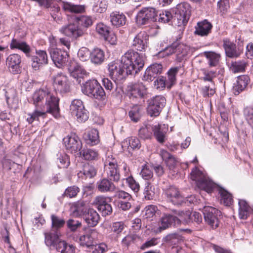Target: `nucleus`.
I'll list each match as a JSON object with an SVG mask.
<instances>
[{"mask_svg":"<svg viewBox=\"0 0 253 253\" xmlns=\"http://www.w3.org/2000/svg\"><path fill=\"white\" fill-rule=\"evenodd\" d=\"M144 62L142 55L133 50L126 52L120 61H113L108 64L109 75L115 82L121 81L126 74H136L142 69Z\"/></svg>","mask_w":253,"mask_h":253,"instance_id":"f257e3e1","label":"nucleus"},{"mask_svg":"<svg viewBox=\"0 0 253 253\" xmlns=\"http://www.w3.org/2000/svg\"><path fill=\"white\" fill-rule=\"evenodd\" d=\"M92 18L87 16H82L77 18V21L63 26L60 32L70 38H77L83 36L85 32V29L92 25Z\"/></svg>","mask_w":253,"mask_h":253,"instance_id":"f03ea898","label":"nucleus"},{"mask_svg":"<svg viewBox=\"0 0 253 253\" xmlns=\"http://www.w3.org/2000/svg\"><path fill=\"white\" fill-rule=\"evenodd\" d=\"M58 98L52 94L49 91L43 89L36 90L32 95V101L35 107L47 108V110L52 109L60 110Z\"/></svg>","mask_w":253,"mask_h":253,"instance_id":"7ed1b4c3","label":"nucleus"},{"mask_svg":"<svg viewBox=\"0 0 253 253\" xmlns=\"http://www.w3.org/2000/svg\"><path fill=\"white\" fill-rule=\"evenodd\" d=\"M173 20L178 27H184L187 24L191 15V6L188 3H180L174 10Z\"/></svg>","mask_w":253,"mask_h":253,"instance_id":"20e7f679","label":"nucleus"},{"mask_svg":"<svg viewBox=\"0 0 253 253\" xmlns=\"http://www.w3.org/2000/svg\"><path fill=\"white\" fill-rule=\"evenodd\" d=\"M191 179L196 181V184L199 188L208 193H211L216 186L214 183L208 179L196 168L194 169L191 172Z\"/></svg>","mask_w":253,"mask_h":253,"instance_id":"39448f33","label":"nucleus"},{"mask_svg":"<svg viewBox=\"0 0 253 253\" xmlns=\"http://www.w3.org/2000/svg\"><path fill=\"white\" fill-rule=\"evenodd\" d=\"M158 12L152 7L142 8L137 13L136 21L139 25L150 24L157 20Z\"/></svg>","mask_w":253,"mask_h":253,"instance_id":"423d86ee","label":"nucleus"},{"mask_svg":"<svg viewBox=\"0 0 253 253\" xmlns=\"http://www.w3.org/2000/svg\"><path fill=\"white\" fill-rule=\"evenodd\" d=\"M70 111L72 116L76 117L79 122H85L88 119L89 113L80 99H74L71 102Z\"/></svg>","mask_w":253,"mask_h":253,"instance_id":"0eeeda50","label":"nucleus"},{"mask_svg":"<svg viewBox=\"0 0 253 253\" xmlns=\"http://www.w3.org/2000/svg\"><path fill=\"white\" fill-rule=\"evenodd\" d=\"M53 86L56 92L64 94L70 92L71 83L68 77L63 73H58L53 77Z\"/></svg>","mask_w":253,"mask_h":253,"instance_id":"6e6552de","label":"nucleus"},{"mask_svg":"<svg viewBox=\"0 0 253 253\" xmlns=\"http://www.w3.org/2000/svg\"><path fill=\"white\" fill-rule=\"evenodd\" d=\"M203 213L205 221L213 229L218 226L219 217L221 215L220 211L211 206H205Z\"/></svg>","mask_w":253,"mask_h":253,"instance_id":"1a4fd4ad","label":"nucleus"},{"mask_svg":"<svg viewBox=\"0 0 253 253\" xmlns=\"http://www.w3.org/2000/svg\"><path fill=\"white\" fill-rule=\"evenodd\" d=\"M114 197L119 209L126 211L131 208L133 200L129 193L122 190H118L115 192Z\"/></svg>","mask_w":253,"mask_h":253,"instance_id":"9d476101","label":"nucleus"},{"mask_svg":"<svg viewBox=\"0 0 253 253\" xmlns=\"http://www.w3.org/2000/svg\"><path fill=\"white\" fill-rule=\"evenodd\" d=\"M166 104V99L162 95H157L148 100L147 111L151 116H158Z\"/></svg>","mask_w":253,"mask_h":253,"instance_id":"9b49d317","label":"nucleus"},{"mask_svg":"<svg viewBox=\"0 0 253 253\" xmlns=\"http://www.w3.org/2000/svg\"><path fill=\"white\" fill-rule=\"evenodd\" d=\"M180 220L175 216L170 214H164L158 222V227L156 229V233L169 228L172 225L176 226L180 224Z\"/></svg>","mask_w":253,"mask_h":253,"instance_id":"f8f14e48","label":"nucleus"},{"mask_svg":"<svg viewBox=\"0 0 253 253\" xmlns=\"http://www.w3.org/2000/svg\"><path fill=\"white\" fill-rule=\"evenodd\" d=\"M47 113L51 114L55 118H58L60 116V110H56V112L54 113V110L52 109L47 110V108L35 107L32 113L28 114L26 120L29 124H31L35 121H39L40 117L45 118Z\"/></svg>","mask_w":253,"mask_h":253,"instance_id":"ddd939ff","label":"nucleus"},{"mask_svg":"<svg viewBox=\"0 0 253 253\" xmlns=\"http://www.w3.org/2000/svg\"><path fill=\"white\" fill-rule=\"evenodd\" d=\"M63 141L66 149L71 153L80 152L82 148L81 140L75 133L67 135Z\"/></svg>","mask_w":253,"mask_h":253,"instance_id":"4468645a","label":"nucleus"},{"mask_svg":"<svg viewBox=\"0 0 253 253\" xmlns=\"http://www.w3.org/2000/svg\"><path fill=\"white\" fill-rule=\"evenodd\" d=\"M110 198L103 196H97L95 198L93 203L97 206L98 210L102 216L110 215L113 211L112 206L109 203L108 200Z\"/></svg>","mask_w":253,"mask_h":253,"instance_id":"2eb2a0df","label":"nucleus"},{"mask_svg":"<svg viewBox=\"0 0 253 253\" xmlns=\"http://www.w3.org/2000/svg\"><path fill=\"white\" fill-rule=\"evenodd\" d=\"M31 66L33 70L38 71L41 67L48 63V56L45 51L36 50V55L31 57Z\"/></svg>","mask_w":253,"mask_h":253,"instance_id":"dca6fc26","label":"nucleus"},{"mask_svg":"<svg viewBox=\"0 0 253 253\" xmlns=\"http://www.w3.org/2000/svg\"><path fill=\"white\" fill-rule=\"evenodd\" d=\"M165 195L168 201L173 205H181L184 199L178 189L174 186H170L165 190Z\"/></svg>","mask_w":253,"mask_h":253,"instance_id":"f3484780","label":"nucleus"},{"mask_svg":"<svg viewBox=\"0 0 253 253\" xmlns=\"http://www.w3.org/2000/svg\"><path fill=\"white\" fill-rule=\"evenodd\" d=\"M183 241L182 236L177 232L168 234L163 238V241L169 246H172L173 253H178L182 250L181 247L177 246L181 241Z\"/></svg>","mask_w":253,"mask_h":253,"instance_id":"a211bd4d","label":"nucleus"},{"mask_svg":"<svg viewBox=\"0 0 253 253\" xmlns=\"http://www.w3.org/2000/svg\"><path fill=\"white\" fill-rule=\"evenodd\" d=\"M21 57L18 54H10L6 59V64L10 72L14 74H18L21 69Z\"/></svg>","mask_w":253,"mask_h":253,"instance_id":"6ab92c4d","label":"nucleus"},{"mask_svg":"<svg viewBox=\"0 0 253 253\" xmlns=\"http://www.w3.org/2000/svg\"><path fill=\"white\" fill-rule=\"evenodd\" d=\"M146 88L142 83H137L128 86V95L131 99H142L146 93Z\"/></svg>","mask_w":253,"mask_h":253,"instance_id":"aec40b11","label":"nucleus"},{"mask_svg":"<svg viewBox=\"0 0 253 253\" xmlns=\"http://www.w3.org/2000/svg\"><path fill=\"white\" fill-rule=\"evenodd\" d=\"M51 58L56 67H61L66 62L67 53L58 48H53L50 51Z\"/></svg>","mask_w":253,"mask_h":253,"instance_id":"412c9836","label":"nucleus"},{"mask_svg":"<svg viewBox=\"0 0 253 253\" xmlns=\"http://www.w3.org/2000/svg\"><path fill=\"white\" fill-rule=\"evenodd\" d=\"M162 64L157 63L152 64L146 70L142 79L146 81H152L162 73Z\"/></svg>","mask_w":253,"mask_h":253,"instance_id":"4be33fe9","label":"nucleus"},{"mask_svg":"<svg viewBox=\"0 0 253 253\" xmlns=\"http://www.w3.org/2000/svg\"><path fill=\"white\" fill-rule=\"evenodd\" d=\"M68 69L71 76L77 79L79 83H80L81 82V79L83 78L87 75V73L85 69L75 62L72 63Z\"/></svg>","mask_w":253,"mask_h":253,"instance_id":"5701e85b","label":"nucleus"},{"mask_svg":"<svg viewBox=\"0 0 253 253\" xmlns=\"http://www.w3.org/2000/svg\"><path fill=\"white\" fill-rule=\"evenodd\" d=\"M223 47L226 55L230 58L238 57L242 53V49H237L236 45L227 39L223 40Z\"/></svg>","mask_w":253,"mask_h":253,"instance_id":"b1692460","label":"nucleus"},{"mask_svg":"<svg viewBox=\"0 0 253 253\" xmlns=\"http://www.w3.org/2000/svg\"><path fill=\"white\" fill-rule=\"evenodd\" d=\"M148 35L145 32H140L134 38L132 44V47L137 50L143 51L147 47Z\"/></svg>","mask_w":253,"mask_h":253,"instance_id":"393cba45","label":"nucleus"},{"mask_svg":"<svg viewBox=\"0 0 253 253\" xmlns=\"http://www.w3.org/2000/svg\"><path fill=\"white\" fill-rule=\"evenodd\" d=\"M212 27V25L210 22L204 20L197 23L194 33L201 36H207L211 32Z\"/></svg>","mask_w":253,"mask_h":253,"instance_id":"a878e982","label":"nucleus"},{"mask_svg":"<svg viewBox=\"0 0 253 253\" xmlns=\"http://www.w3.org/2000/svg\"><path fill=\"white\" fill-rule=\"evenodd\" d=\"M11 49H19L24 52L27 56L30 55L31 49L29 45L25 42L16 39H12L10 44Z\"/></svg>","mask_w":253,"mask_h":253,"instance_id":"bb28decb","label":"nucleus"},{"mask_svg":"<svg viewBox=\"0 0 253 253\" xmlns=\"http://www.w3.org/2000/svg\"><path fill=\"white\" fill-rule=\"evenodd\" d=\"M109 178H104L97 183V190L101 193L112 192L115 189V184Z\"/></svg>","mask_w":253,"mask_h":253,"instance_id":"cd10ccee","label":"nucleus"},{"mask_svg":"<svg viewBox=\"0 0 253 253\" xmlns=\"http://www.w3.org/2000/svg\"><path fill=\"white\" fill-rule=\"evenodd\" d=\"M250 81V78L248 76L242 75L239 76L236 80V83L233 87L234 94L238 95L241 91L244 90L249 84Z\"/></svg>","mask_w":253,"mask_h":253,"instance_id":"c85d7f7f","label":"nucleus"},{"mask_svg":"<svg viewBox=\"0 0 253 253\" xmlns=\"http://www.w3.org/2000/svg\"><path fill=\"white\" fill-rule=\"evenodd\" d=\"M110 18L112 25L117 27L125 25L126 21L125 15L122 12L117 11L111 13Z\"/></svg>","mask_w":253,"mask_h":253,"instance_id":"c756f323","label":"nucleus"},{"mask_svg":"<svg viewBox=\"0 0 253 253\" xmlns=\"http://www.w3.org/2000/svg\"><path fill=\"white\" fill-rule=\"evenodd\" d=\"M83 218L88 226L94 227L98 223L100 217L96 211L90 208Z\"/></svg>","mask_w":253,"mask_h":253,"instance_id":"7c9ffc66","label":"nucleus"},{"mask_svg":"<svg viewBox=\"0 0 253 253\" xmlns=\"http://www.w3.org/2000/svg\"><path fill=\"white\" fill-rule=\"evenodd\" d=\"M160 155L170 169H172L175 168L177 161L173 155L164 149L160 150Z\"/></svg>","mask_w":253,"mask_h":253,"instance_id":"2f4dec72","label":"nucleus"},{"mask_svg":"<svg viewBox=\"0 0 253 253\" xmlns=\"http://www.w3.org/2000/svg\"><path fill=\"white\" fill-rule=\"evenodd\" d=\"M90 58L92 63L96 65L102 64L105 59V53L99 48H94L90 54Z\"/></svg>","mask_w":253,"mask_h":253,"instance_id":"473e14b6","label":"nucleus"},{"mask_svg":"<svg viewBox=\"0 0 253 253\" xmlns=\"http://www.w3.org/2000/svg\"><path fill=\"white\" fill-rule=\"evenodd\" d=\"M54 247L60 253H73L76 252V248L73 245L68 244L64 241H57Z\"/></svg>","mask_w":253,"mask_h":253,"instance_id":"72a5a7b5","label":"nucleus"},{"mask_svg":"<svg viewBox=\"0 0 253 253\" xmlns=\"http://www.w3.org/2000/svg\"><path fill=\"white\" fill-rule=\"evenodd\" d=\"M62 8L65 11L75 13H82L85 11L84 5H76L69 2L63 1Z\"/></svg>","mask_w":253,"mask_h":253,"instance_id":"f704fd0d","label":"nucleus"},{"mask_svg":"<svg viewBox=\"0 0 253 253\" xmlns=\"http://www.w3.org/2000/svg\"><path fill=\"white\" fill-rule=\"evenodd\" d=\"M107 177L110 180L118 182L120 179V174L118 165L104 169Z\"/></svg>","mask_w":253,"mask_h":253,"instance_id":"c9c22d12","label":"nucleus"},{"mask_svg":"<svg viewBox=\"0 0 253 253\" xmlns=\"http://www.w3.org/2000/svg\"><path fill=\"white\" fill-rule=\"evenodd\" d=\"M80 156L85 160L92 161L97 160L98 153L93 149L84 148L79 152Z\"/></svg>","mask_w":253,"mask_h":253,"instance_id":"e433bc0d","label":"nucleus"},{"mask_svg":"<svg viewBox=\"0 0 253 253\" xmlns=\"http://www.w3.org/2000/svg\"><path fill=\"white\" fill-rule=\"evenodd\" d=\"M95 233L94 230L87 229L85 230V233L82 235L80 237V244L83 246H89L93 242V237L92 235Z\"/></svg>","mask_w":253,"mask_h":253,"instance_id":"4c0bfd02","label":"nucleus"},{"mask_svg":"<svg viewBox=\"0 0 253 253\" xmlns=\"http://www.w3.org/2000/svg\"><path fill=\"white\" fill-rule=\"evenodd\" d=\"M142 107L137 104L133 105L128 112V116L131 121L136 123L141 117Z\"/></svg>","mask_w":253,"mask_h":253,"instance_id":"58836bf2","label":"nucleus"},{"mask_svg":"<svg viewBox=\"0 0 253 253\" xmlns=\"http://www.w3.org/2000/svg\"><path fill=\"white\" fill-rule=\"evenodd\" d=\"M86 143L91 145L96 144L99 142L98 132L96 129H92L84 135Z\"/></svg>","mask_w":253,"mask_h":253,"instance_id":"ea45409f","label":"nucleus"},{"mask_svg":"<svg viewBox=\"0 0 253 253\" xmlns=\"http://www.w3.org/2000/svg\"><path fill=\"white\" fill-rule=\"evenodd\" d=\"M98 84V82L95 80L88 81L84 84L82 91L84 94L90 96Z\"/></svg>","mask_w":253,"mask_h":253,"instance_id":"a19ab883","label":"nucleus"},{"mask_svg":"<svg viewBox=\"0 0 253 253\" xmlns=\"http://www.w3.org/2000/svg\"><path fill=\"white\" fill-rule=\"evenodd\" d=\"M204 56L208 59L209 65L210 67L216 66L219 61L220 55L213 51H205Z\"/></svg>","mask_w":253,"mask_h":253,"instance_id":"79ce46f5","label":"nucleus"},{"mask_svg":"<svg viewBox=\"0 0 253 253\" xmlns=\"http://www.w3.org/2000/svg\"><path fill=\"white\" fill-rule=\"evenodd\" d=\"M180 67H176L170 68L168 72L167 87L170 88L176 83V76L179 70Z\"/></svg>","mask_w":253,"mask_h":253,"instance_id":"37998d69","label":"nucleus"},{"mask_svg":"<svg viewBox=\"0 0 253 253\" xmlns=\"http://www.w3.org/2000/svg\"><path fill=\"white\" fill-rule=\"evenodd\" d=\"M144 190V198L146 200H153L157 192V189L151 183L147 182Z\"/></svg>","mask_w":253,"mask_h":253,"instance_id":"c03bdc74","label":"nucleus"},{"mask_svg":"<svg viewBox=\"0 0 253 253\" xmlns=\"http://www.w3.org/2000/svg\"><path fill=\"white\" fill-rule=\"evenodd\" d=\"M45 243L47 246H54L58 240L59 236L58 231H54L45 233Z\"/></svg>","mask_w":253,"mask_h":253,"instance_id":"a18cd8bd","label":"nucleus"},{"mask_svg":"<svg viewBox=\"0 0 253 253\" xmlns=\"http://www.w3.org/2000/svg\"><path fill=\"white\" fill-rule=\"evenodd\" d=\"M153 128L154 126H151L150 125L142 126L139 130V136L144 140L150 139L152 137Z\"/></svg>","mask_w":253,"mask_h":253,"instance_id":"49530a36","label":"nucleus"},{"mask_svg":"<svg viewBox=\"0 0 253 253\" xmlns=\"http://www.w3.org/2000/svg\"><path fill=\"white\" fill-rule=\"evenodd\" d=\"M248 64L245 60L232 62L230 69L234 73L244 72L246 70Z\"/></svg>","mask_w":253,"mask_h":253,"instance_id":"de8ad7c7","label":"nucleus"},{"mask_svg":"<svg viewBox=\"0 0 253 253\" xmlns=\"http://www.w3.org/2000/svg\"><path fill=\"white\" fill-rule=\"evenodd\" d=\"M239 216L242 219H247L250 214V207L248 203L243 200L239 201Z\"/></svg>","mask_w":253,"mask_h":253,"instance_id":"09e8293b","label":"nucleus"},{"mask_svg":"<svg viewBox=\"0 0 253 253\" xmlns=\"http://www.w3.org/2000/svg\"><path fill=\"white\" fill-rule=\"evenodd\" d=\"M74 208L73 214L76 216H83V217L88 210L87 206L83 201L77 202L75 205Z\"/></svg>","mask_w":253,"mask_h":253,"instance_id":"8fccbe9b","label":"nucleus"},{"mask_svg":"<svg viewBox=\"0 0 253 253\" xmlns=\"http://www.w3.org/2000/svg\"><path fill=\"white\" fill-rule=\"evenodd\" d=\"M189 51V47L186 45L184 44H177L176 43V53L177 60L179 61L182 60L187 55Z\"/></svg>","mask_w":253,"mask_h":253,"instance_id":"3c124183","label":"nucleus"},{"mask_svg":"<svg viewBox=\"0 0 253 253\" xmlns=\"http://www.w3.org/2000/svg\"><path fill=\"white\" fill-rule=\"evenodd\" d=\"M56 163L59 168H67L70 164L69 157L65 153L58 154Z\"/></svg>","mask_w":253,"mask_h":253,"instance_id":"603ef678","label":"nucleus"},{"mask_svg":"<svg viewBox=\"0 0 253 253\" xmlns=\"http://www.w3.org/2000/svg\"><path fill=\"white\" fill-rule=\"evenodd\" d=\"M51 226L53 230L57 231L58 229L63 227L65 221L63 218H60L55 214L51 215Z\"/></svg>","mask_w":253,"mask_h":253,"instance_id":"864d4df0","label":"nucleus"},{"mask_svg":"<svg viewBox=\"0 0 253 253\" xmlns=\"http://www.w3.org/2000/svg\"><path fill=\"white\" fill-rule=\"evenodd\" d=\"M221 199V203L225 206H230L233 203L232 196L230 193L223 189H220L219 191Z\"/></svg>","mask_w":253,"mask_h":253,"instance_id":"5fc2aeb1","label":"nucleus"},{"mask_svg":"<svg viewBox=\"0 0 253 253\" xmlns=\"http://www.w3.org/2000/svg\"><path fill=\"white\" fill-rule=\"evenodd\" d=\"M243 115L248 124L253 129V107L247 106L244 108Z\"/></svg>","mask_w":253,"mask_h":253,"instance_id":"6e6d98bb","label":"nucleus"},{"mask_svg":"<svg viewBox=\"0 0 253 253\" xmlns=\"http://www.w3.org/2000/svg\"><path fill=\"white\" fill-rule=\"evenodd\" d=\"M157 210L158 208L156 206H147L142 211L143 217L146 219H150L155 215Z\"/></svg>","mask_w":253,"mask_h":253,"instance_id":"4d7b16f0","label":"nucleus"},{"mask_svg":"<svg viewBox=\"0 0 253 253\" xmlns=\"http://www.w3.org/2000/svg\"><path fill=\"white\" fill-rule=\"evenodd\" d=\"M99 100H104L106 98L105 92L99 84L98 86L96 87L92 94L89 96Z\"/></svg>","mask_w":253,"mask_h":253,"instance_id":"13d9d810","label":"nucleus"},{"mask_svg":"<svg viewBox=\"0 0 253 253\" xmlns=\"http://www.w3.org/2000/svg\"><path fill=\"white\" fill-rule=\"evenodd\" d=\"M81 173H83L86 178H90L96 175V170L93 166L85 164L84 166L83 171H81Z\"/></svg>","mask_w":253,"mask_h":253,"instance_id":"bf43d9fd","label":"nucleus"},{"mask_svg":"<svg viewBox=\"0 0 253 253\" xmlns=\"http://www.w3.org/2000/svg\"><path fill=\"white\" fill-rule=\"evenodd\" d=\"M204 77L203 79L204 81H209L213 83V79L216 77V73L213 70H210L208 69L203 68L201 69Z\"/></svg>","mask_w":253,"mask_h":253,"instance_id":"052dcab7","label":"nucleus"},{"mask_svg":"<svg viewBox=\"0 0 253 253\" xmlns=\"http://www.w3.org/2000/svg\"><path fill=\"white\" fill-rule=\"evenodd\" d=\"M80 190V188L76 186H70L65 189L63 196L69 198H74L76 197Z\"/></svg>","mask_w":253,"mask_h":253,"instance_id":"680f3d73","label":"nucleus"},{"mask_svg":"<svg viewBox=\"0 0 253 253\" xmlns=\"http://www.w3.org/2000/svg\"><path fill=\"white\" fill-rule=\"evenodd\" d=\"M152 170V167L148 165H145L143 167L141 170L140 175L143 179L149 180L152 178L153 175V173Z\"/></svg>","mask_w":253,"mask_h":253,"instance_id":"e2e57ef3","label":"nucleus"},{"mask_svg":"<svg viewBox=\"0 0 253 253\" xmlns=\"http://www.w3.org/2000/svg\"><path fill=\"white\" fill-rule=\"evenodd\" d=\"M49 9L50 14L54 20L56 21H60L61 16L60 7L58 5H53V6L50 5Z\"/></svg>","mask_w":253,"mask_h":253,"instance_id":"0e129e2a","label":"nucleus"},{"mask_svg":"<svg viewBox=\"0 0 253 253\" xmlns=\"http://www.w3.org/2000/svg\"><path fill=\"white\" fill-rule=\"evenodd\" d=\"M96 31L98 34L104 38L107 35L109 34L110 28L103 23H99L96 25Z\"/></svg>","mask_w":253,"mask_h":253,"instance_id":"69168bd1","label":"nucleus"},{"mask_svg":"<svg viewBox=\"0 0 253 253\" xmlns=\"http://www.w3.org/2000/svg\"><path fill=\"white\" fill-rule=\"evenodd\" d=\"M153 132L157 140L160 143H163L165 141V134L163 131L161 130L160 126L159 125H155L154 126Z\"/></svg>","mask_w":253,"mask_h":253,"instance_id":"338daca9","label":"nucleus"},{"mask_svg":"<svg viewBox=\"0 0 253 253\" xmlns=\"http://www.w3.org/2000/svg\"><path fill=\"white\" fill-rule=\"evenodd\" d=\"M129 187L134 192H137L140 189V185L133 178L132 176L126 177V178Z\"/></svg>","mask_w":253,"mask_h":253,"instance_id":"774afa93","label":"nucleus"}]
</instances>
